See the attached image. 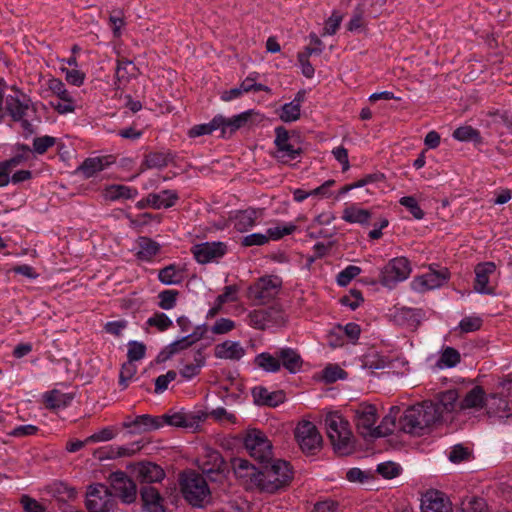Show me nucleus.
Returning <instances> with one entry per match:
<instances>
[{
    "mask_svg": "<svg viewBox=\"0 0 512 512\" xmlns=\"http://www.w3.org/2000/svg\"><path fill=\"white\" fill-rule=\"evenodd\" d=\"M294 478L293 467L283 459L266 460L251 477L260 491L274 494L286 489Z\"/></svg>",
    "mask_w": 512,
    "mask_h": 512,
    "instance_id": "f257e3e1",
    "label": "nucleus"
},
{
    "mask_svg": "<svg viewBox=\"0 0 512 512\" xmlns=\"http://www.w3.org/2000/svg\"><path fill=\"white\" fill-rule=\"evenodd\" d=\"M437 409L428 402L409 406L401 411L398 430L412 436H422L437 422Z\"/></svg>",
    "mask_w": 512,
    "mask_h": 512,
    "instance_id": "f03ea898",
    "label": "nucleus"
},
{
    "mask_svg": "<svg viewBox=\"0 0 512 512\" xmlns=\"http://www.w3.org/2000/svg\"><path fill=\"white\" fill-rule=\"evenodd\" d=\"M327 436L339 455H349L354 451V436L349 421L338 412H330L325 417Z\"/></svg>",
    "mask_w": 512,
    "mask_h": 512,
    "instance_id": "7ed1b4c3",
    "label": "nucleus"
},
{
    "mask_svg": "<svg viewBox=\"0 0 512 512\" xmlns=\"http://www.w3.org/2000/svg\"><path fill=\"white\" fill-rule=\"evenodd\" d=\"M180 490L183 498L193 507L202 508L206 498L210 495V489L206 478L193 471H184L180 474Z\"/></svg>",
    "mask_w": 512,
    "mask_h": 512,
    "instance_id": "20e7f679",
    "label": "nucleus"
},
{
    "mask_svg": "<svg viewBox=\"0 0 512 512\" xmlns=\"http://www.w3.org/2000/svg\"><path fill=\"white\" fill-rule=\"evenodd\" d=\"M15 95H8L5 99V112L13 122H20L23 129V136L27 139L36 133V128L26 116L30 109L31 99L16 86L12 87Z\"/></svg>",
    "mask_w": 512,
    "mask_h": 512,
    "instance_id": "39448f33",
    "label": "nucleus"
},
{
    "mask_svg": "<svg viewBox=\"0 0 512 512\" xmlns=\"http://www.w3.org/2000/svg\"><path fill=\"white\" fill-rule=\"evenodd\" d=\"M85 507L88 512H115L118 503L107 485L93 483L87 487Z\"/></svg>",
    "mask_w": 512,
    "mask_h": 512,
    "instance_id": "423d86ee",
    "label": "nucleus"
},
{
    "mask_svg": "<svg viewBox=\"0 0 512 512\" xmlns=\"http://www.w3.org/2000/svg\"><path fill=\"white\" fill-rule=\"evenodd\" d=\"M294 436L301 451L307 456L316 455L322 448V436L311 421L299 422L294 430Z\"/></svg>",
    "mask_w": 512,
    "mask_h": 512,
    "instance_id": "0eeeda50",
    "label": "nucleus"
},
{
    "mask_svg": "<svg viewBox=\"0 0 512 512\" xmlns=\"http://www.w3.org/2000/svg\"><path fill=\"white\" fill-rule=\"evenodd\" d=\"M244 447L258 465L273 457V445L266 434L259 429H249L244 437Z\"/></svg>",
    "mask_w": 512,
    "mask_h": 512,
    "instance_id": "6e6552de",
    "label": "nucleus"
},
{
    "mask_svg": "<svg viewBox=\"0 0 512 512\" xmlns=\"http://www.w3.org/2000/svg\"><path fill=\"white\" fill-rule=\"evenodd\" d=\"M281 286L282 281L278 276H262L248 287L247 297L258 301L259 304H265L276 297Z\"/></svg>",
    "mask_w": 512,
    "mask_h": 512,
    "instance_id": "1a4fd4ad",
    "label": "nucleus"
},
{
    "mask_svg": "<svg viewBox=\"0 0 512 512\" xmlns=\"http://www.w3.org/2000/svg\"><path fill=\"white\" fill-rule=\"evenodd\" d=\"M410 261L406 257L391 259L381 270L379 282L388 288H393L398 282L406 280L411 273Z\"/></svg>",
    "mask_w": 512,
    "mask_h": 512,
    "instance_id": "9d476101",
    "label": "nucleus"
},
{
    "mask_svg": "<svg viewBox=\"0 0 512 512\" xmlns=\"http://www.w3.org/2000/svg\"><path fill=\"white\" fill-rule=\"evenodd\" d=\"M108 481L113 489L114 497H118L124 504H132L136 501L138 490L136 482L123 471L112 472Z\"/></svg>",
    "mask_w": 512,
    "mask_h": 512,
    "instance_id": "9b49d317",
    "label": "nucleus"
},
{
    "mask_svg": "<svg viewBox=\"0 0 512 512\" xmlns=\"http://www.w3.org/2000/svg\"><path fill=\"white\" fill-rule=\"evenodd\" d=\"M248 318L250 325L259 330H265L270 326H281L286 322L285 312L279 304L253 310L249 313Z\"/></svg>",
    "mask_w": 512,
    "mask_h": 512,
    "instance_id": "f8f14e48",
    "label": "nucleus"
},
{
    "mask_svg": "<svg viewBox=\"0 0 512 512\" xmlns=\"http://www.w3.org/2000/svg\"><path fill=\"white\" fill-rule=\"evenodd\" d=\"M353 421L357 432L365 439L373 438V430L378 418L377 408L373 404L360 403L355 409H351Z\"/></svg>",
    "mask_w": 512,
    "mask_h": 512,
    "instance_id": "ddd939ff",
    "label": "nucleus"
},
{
    "mask_svg": "<svg viewBox=\"0 0 512 512\" xmlns=\"http://www.w3.org/2000/svg\"><path fill=\"white\" fill-rule=\"evenodd\" d=\"M126 468L135 480L143 485L159 483L166 476L164 469L160 465L148 460L131 462Z\"/></svg>",
    "mask_w": 512,
    "mask_h": 512,
    "instance_id": "4468645a",
    "label": "nucleus"
},
{
    "mask_svg": "<svg viewBox=\"0 0 512 512\" xmlns=\"http://www.w3.org/2000/svg\"><path fill=\"white\" fill-rule=\"evenodd\" d=\"M264 116L254 109H249L232 118L223 116L221 138H230L237 130L245 127H252L263 121Z\"/></svg>",
    "mask_w": 512,
    "mask_h": 512,
    "instance_id": "2eb2a0df",
    "label": "nucleus"
},
{
    "mask_svg": "<svg viewBox=\"0 0 512 512\" xmlns=\"http://www.w3.org/2000/svg\"><path fill=\"white\" fill-rule=\"evenodd\" d=\"M227 251V244L221 241L203 242L191 247V253L199 264L217 261L222 258Z\"/></svg>",
    "mask_w": 512,
    "mask_h": 512,
    "instance_id": "dca6fc26",
    "label": "nucleus"
},
{
    "mask_svg": "<svg viewBox=\"0 0 512 512\" xmlns=\"http://www.w3.org/2000/svg\"><path fill=\"white\" fill-rule=\"evenodd\" d=\"M161 417V422L173 427L185 428L196 430L199 424L205 421L208 413L204 411L197 412H175L173 414H164Z\"/></svg>",
    "mask_w": 512,
    "mask_h": 512,
    "instance_id": "f3484780",
    "label": "nucleus"
},
{
    "mask_svg": "<svg viewBox=\"0 0 512 512\" xmlns=\"http://www.w3.org/2000/svg\"><path fill=\"white\" fill-rule=\"evenodd\" d=\"M179 200V195L175 190L165 189L159 193H149L136 203V208L143 210L147 207L153 209H168L173 207Z\"/></svg>",
    "mask_w": 512,
    "mask_h": 512,
    "instance_id": "a211bd4d",
    "label": "nucleus"
},
{
    "mask_svg": "<svg viewBox=\"0 0 512 512\" xmlns=\"http://www.w3.org/2000/svg\"><path fill=\"white\" fill-rule=\"evenodd\" d=\"M449 278L450 272L448 268L440 270L430 269L429 272L415 277L411 282V287L415 291L424 292L442 286Z\"/></svg>",
    "mask_w": 512,
    "mask_h": 512,
    "instance_id": "6ab92c4d",
    "label": "nucleus"
},
{
    "mask_svg": "<svg viewBox=\"0 0 512 512\" xmlns=\"http://www.w3.org/2000/svg\"><path fill=\"white\" fill-rule=\"evenodd\" d=\"M139 495L143 512H166L165 499L156 487L142 485Z\"/></svg>",
    "mask_w": 512,
    "mask_h": 512,
    "instance_id": "aec40b11",
    "label": "nucleus"
},
{
    "mask_svg": "<svg viewBox=\"0 0 512 512\" xmlns=\"http://www.w3.org/2000/svg\"><path fill=\"white\" fill-rule=\"evenodd\" d=\"M123 428L129 429V434H141L157 430L162 427L161 417L143 414L132 419L127 416L122 423Z\"/></svg>",
    "mask_w": 512,
    "mask_h": 512,
    "instance_id": "412c9836",
    "label": "nucleus"
},
{
    "mask_svg": "<svg viewBox=\"0 0 512 512\" xmlns=\"http://www.w3.org/2000/svg\"><path fill=\"white\" fill-rule=\"evenodd\" d=\"M421 512H452L451 503L444 493L429 490L422 497Z\"/></svg>",
    "mask_w": 512,
    "mask_h": 512,
    "instance_id": "4be33fe9",
    "label": "nucleus"
},
{
    "mask_svg": "<svg viewBox=\"0 0 512 512\" xmlns=\"http://www.w3.org/2000/svg\"><path fill=\"white\" fill-rule=\"evenodd\" d=\"M496 266L493 262L478 263L475 266L474 289L481 294H493L494 288L489 286L490 276L495 273Z\"/></svg>",
    "mask_w": 512,
    "mask_h": 512,
    "instance_id": "5701e85b",
    "label": "nucleus"
},
{
    "mask_svg": "<svg viewBox=\"0 0 512 512\" xmlns=\"http://www.w3.org/2000/svg\"><path fill=\"white\" fill-rule=\"evenodd\" d=\"M459 395L456 389H449L437 395V402H428L437 409V422L443 418V413H451L459 410Z\"/></svg>",
    "mask_w": 512,
    "mask_h": 512,
    "instance_id": "b1692460",
    "label": "nucleus"
},
{
    "mask_svg": "<svg viewBox=\"0 0 512 512\" xmlns=\"http://www.w3.org/2000/svg\"><path fill=\"white\" fill-rule=\"evenodd\" d=\"M254 403L259 406L277 407L286 400L283 390L269 392L264 386H256L251 391Z\"/></svg>",
    "mask_w": 512,
    "mask_h": 512,
    "instance_id": "393cba45",
    "label": "nucleus"
},
{
    "mask_svg": "<svg viewBox=\"0 0 512 512\" xmlns=\"http://www.w3.org/2000/svg\"><path fill=\"white\" fill-rule=\"evenodd\" d=\"M512 388V379L506 378L500 380L497 384V391L491 393L490 399L493 401L491 403V408L495 407L497 413L499 412H507L509 410V393Z\"/></svg>",
    "mask_w": 512,
    "mask_h": 512,
    "instance_id": "a878e982",
    "label": "nucleus"
},
{
    "mask_svg": "<svg viewBox=\"0 0 512 512\" xmlns=\"http://www.w3.org/2000/svg\"><path fill=\"white\" fill-rule=\"evenodd\" d=\"M401 413L399 406H392L387 415H385L378 426L373 430V439L391 435L398 429V419Z\"/></svg>",
    "mask_w": 512,
    "mask_h": 512,
    "instance_id": "bb28decb",
    "label": "nucleus"
},
{
    "mask_svg": "<svg viewBox=\"0 0 512 512\" xmlns=\"http://www.w3.org/2000/svg\"><path fill=\"white\" fill-rule=\"evenodd\" d=\"M280 368L284 367L289 373H298L303 366V359L296 349L284 347L277 349Z\"/></svg>",
    "mask_w": 512,
    "mask_h": 512,
    "instance_id": "cd10ccee",
    "label": "nucleus"
},
{
    "mask_svg": "<svg viewBox=\"0 0 512 512\" xmlns=\"http://www.w3.org/2000/svg\"><path fill=\"white\" fill-rule=\"evenodd\" d=\"M214 355L219 359L238 361L245 355V349L239 342L226 340L215 346Z\"/></svg>",
    "mask_w": 512,
    "mask_h": 512,
    "instance_id": "c85d7f7f",
    "label": "nucleus"
},
{
    "mask_svg": "<svg viewBox=\"0 0 512 512\" xmlns=\"http://www.w3.org/2000/svg\"><path fill=\"white\" fill-rule=\"evenodd\" d=\"M486 404V393L482 386L476 385L459 402V411L467 409L480 410Z\"/></svg>",
    "mask_w": 512,
    "mask_h": 512,
    "instance_id": "c756f323",
    "label": "nucleus"
},
{
    "mask_svg": "<svg viewBox=\"0 0 512 512\" xmlns=\"http://www.w3.org/2000/svg\"><path fill=\"white\" fill-rule=\"evenodd\" d=\"M174 155L170 152H150L145 155L143 162L141 163V172L147 169H163L168 166L169 163L173 162Z\"/></svg>",
    "mask_w": 512,
    "mask_h": 512,
    "instance_id": "7c9ffc66",
    "label": "nucleus"
},
{
    "mask_svg": "<svg viewBox=\"0 0 512 512\" xmlns=\"http://www.w3.org/2000/svg\"><path fill=\"white\" fill-rule=\"evenodd\" d=\"M260 216H262L261 209L248 208L240 210L234 217V228L238 232H246L256 224V220Z\"/></svg>",
    "mask_w": 512,
    "mask_h": 512,
    "instance_id": "2f4dec72",
    "label": "nucleus"
},
{
    "mask_svg": "<svg viewBox=\"0 0 512 512\" xmlns=\"http://www.w3.org/2000/svg\"><path fill=\"white\" fill-rule=\"evenodd\" d=\"M136 242L139 248L136 258L141 261H152L161 250L160 244L147 236H139Z\"/></svg>",
    "mask_w": 512,
    "mask_h": 512,
    "instance_id": "473e14b6",
    "label": "nucleus"
},
{
    "mask_svg": "<svg viewBox=\"0 0 512 512\" xmlns=\"http://www.w3.org/2000/svg\"><path fill=\"white\" fill-rule=\"evenodd\" d=\"M74 396L73 393H62L57 389H53L44 394V405L50 410L65 408L72 403Z\"/></svg>",
    "mask_w": 512,
    "mask_h": 512,
    "instance_id": "72a5a7b5",
    "label": "nucleus"
},
{
    "mask_svg": "<svg viewBox=\"0 0 512 512\" xmlns=\"http://www.w3.org/2000/svg\"><path fill=\"white\" fill-rule=\"evenodd\" d=\"M138 195V190L134 187L122 185V184H112L105 187L103 191V196L105 200L109 201H117L120 199H134Z\"/></svg>",
    "mask_w": 512,
    "mask_h": 512,
    "instance_id": "f704fd0d",
    "label": "nucleus"
},
{
    "mask_svg": "<svg viewBox=\"0 0 512 512\" xmlns=\"http://www.w3.org/2000/svg\"><path fill=\"white\" fill-rule=\"evenodd\" d=\"M393 318L398 325L415 328L420 324L421 310L408 307L397 308Z\"/></svg>",
    "mask_w": 512,
    "mask_h": 512,
    "instance_id": "c9c22d12",
    "label": "nucleus"
},
{
    "mask_svg": "<svg viewBox=\"0 0 512 512\" xmlns=\"http://www.w3.org/2000/svg\"><path fill=\"white\" fill-rule=\"evenodd\" d=\"M205 348V346L198 348L193 355V363L186 364L180 369L179 373L183 378L190 380L200 374L201 368L206 363Z\"/></svg>",
    "mask_w": 512,
    "mask_h": 512,
    "instance_id": "e433bc0d",
    "label": "nucleus"
},
{
    "mask_svg": "<svg viewBox=\"0 0 512 512\" xmlns=\"http://www.w3.org/2000/svg\"><path fill=\"white\" fill-rule=\"evenodd\" d=\"M48 494L55 498L61 504L76 498L77 491L74 487L68 486L64 482H54L47 487Z\"/></svg>",
    "mask_w": 512,
    "mask_h": 512,
    "instance_id": "4c0bfd02",
    "label": "nucleus"
},
{
    "mask_svg": "<svg viewBox=\"0 0 512 512\" xmlns=\"http://www.w3.org/2000/svg\"><path fill=\"white\" fill-rule=\"evenodd\" d=\"M223 121V115L218 114L209 123L194 125L188 131V136L190 138H196L203 135H210L217 129L222 130Z\"/></svg>",
    "mask_w": 512,
    "mask_h": 512,
    "instance_id": "58836bf2",
    "label": "nucleus"
},
{
    "mask_svg": "<svg viewBox=\"0 0 512 512\" xmlns=\"http://www.w3.org/2000/svg\"><path fill=\"white\" fill-rule=\"evenodd\" d=\"M371 212L367 209L357 208L355 205L346 207L343 210L342 219L348 223L369 225Z\"/></svg>",
    "mask_w": 512,
    "mask_h": 512,
    "instance_id": "ea45409f",
    "label": "nucleus"
},
{
    "mask_svg": "<svg viewBox=\"0 0 512 512\" xmlns=\"http://www.w3.org/2000/svg\"><path fill=\"white\" fill-rule=\"evenodd\" d=\"M254 363L265 372L276 373L280 371V361L278 359L277 350L274 355L268 352H262L256 355Z\"/></svg>",
    "mask_w": 512,
    "mask_h": 512,
    "instance_id": "a19ab883",
    "label": "nucleus"
},
{
    "mask_svg": "<svg viewBox=\"0 0 512 512\" xmlns=\"http://www.w3.org/2000/svg\"><path fill=\"white\" fill-rule=\"evenodd\" d=\"M453 138L461 142H473L474 145L478 146L483 143V138L479 130L472 126H460L453 131Z\"/></svg>",
    "mask_w": 512,
    "mask_h": 512,
    "instance_id": "79ce46f5",
    "label": "nucleus"
},
{
    "mask_svg": "<svg viewBox=\"0 0 512 512\" xmlns=\"http://www.w3.org/2000/svg\"><path fill=\"white\" fill-rule=\"evenodd\" d=\"M304 153L302 147H295L291 143L284 144L276 149L273 157L280 163L287 164L291 160H295Z\"/></svg>",
    "mask_w": 512,
    "mask_h": 512,
    "instance_id": "37998d69",
    "label": "nucleus"
},
{
    "mask_svg": "<svg viewBox=\"0 0 512 512\" xmlns=\"http://www.w3.org/2000/svg\"><path fill=\"white\" fill-rule=\"evenodd\" d=\"M158 279L165 285L180 284L183 281V272L175 264H170L159 270Z\"/></svg>",
    "mask_w": 512,
    "mask_h": 512,
    "instance_id": "c03bdc74",
    "label": "nucleus"
},
{
    "mask_svg": "<svg viewBox=\"0 0 512 512\" xmlns=\"http://www.w3.org/2000/svg\"><path fill=\"white\" fill-rule=\"evenodd\" d=\"M231 464L234 472L239 477H249L251 479L252 475L258 470V464H252L249 460L239 457L233 458Z\"/></svg>",
    "mask_w": 512,
    "mask_h": 512,
    "instance_id": "a18cd8bd",
    "label": "nucleus"
},
{
    "mask_svg": "<svg viewBox=\"0 0 512 512\" xmlns=\"http://www.w3.org/2000/svg\"><path fill=\"white\" fill-rule=\"evenodd\" d=\"M105 168L103 159L100 157L86 158L82 164L78 167L84 178L88 179L94 176L97 172L102 171Z\"/></svg>",
    "mask_w": 512,
    "mask_h": 512,
    "instance_id": "49530a36",
    "label": "nucleus"
},
{
    "mask_svg": "<svg viewBox=\"0 0 512 512\" xmlns=\"http://www.w3.org/2000/svg\"><path fill=\"white\" fill-rule=\"evenodd\" d=\"M462 512H487L488 505L483 497L467 496L461 502Z\"/></svg>",
    "mask_w": 512,
    "mask_h": 512,
    "instance_id": "de8ad7c7",
    "label": "nucleus"
},
{
    "mask_svg": "<svg viewBox=\"0 0 512 512\" xmlns=\"http://www.w3.org/2000/svg\"><path fill=\"white\" fill-rule=\"evenodd\" d=\"M226 467V461L224 460L221 453L214 449H209L205 455L204 460L202 461L199 468L203 472L206 468H220Z\"/></svg>",
    "mask_w": 512,
    "mask_h": 512,
    "instance_id": "09e8293b",
    "label": "nucleus"
},
{
    "mask_svg": "<svg viewBox=\"0 0 512 512\" xmlns=\"http://www.w3.org/2000/svg\"><path fill=\"white\" fill-rule=\"evenodd\" d=\"M347 372L340 368L338 365L329 364L322 371V379L327 384H332L337 380L347 378Z\"/></svg>",
    "mask_w": 512,
    "mask_h": 512,
    "instance_id": "8fccbe9b",
    "label": "nucleus"
},
{
    "mask_svg": "<svg viewBox=\"0 0 512 512\" xmlns=\"http://www.w3.org/2000/svg\"><path fill=\"white\" fill-rule=\"evenodd\" d=\"M131 68L132 70H136V67L134 66L133 62L128 59H118L117 60V66L115 70V78L116 81L119 83H122L123 81L127 82L130 78V76L134 75L133 72L129 70Z\"/></svg>",
    "mask_w": 512,
    "mask_h": 512,
    "instance_id": "3c124183",
    "label": "nucleus"
},
{
    "mask_svg": "<svg viewBox=\"0 0 512 512\" xmlns=\"http://www.w3.org/2000/svg\"><path fill=\"white\" fill-rule=\"evenodd\" d=\"M300 116L301 109L297 106L296 103L289 102L285 103L281 107V113L279 115V118L285 123H290L300 119Z\"/></svg>",
    "mask_w": 512,
    "mask_h": 512,
    "instance_id": "603ef678",
    "label": "nucleus"
},
{
    "mask_svg": "<svg viewBox=\"0 0 512 512\" xmlns=\"http://www.w3.org/2000/svg\"><path fill=\"white\" fill-rule=\"evenodd\" d=\"M399 203L404 206L415 219L421 220L424 218L425 212L422 210L414 196L401 197Z\"/></svg>",
    "mask_w": 512,
    "mask_h": 512,
    "instance_id": "864d4df0",
    "label": "nucleus"
},
{
    "mask_svg": "<svg viewBox=\"0 0 512 512\" xmlns=\"http://www.w3.org/2000/svg\"><path fill=\"white\" fill-rule=\"evenodd\" d=\"M146 323L148 326L156 327L160 332L168 330L173 325L172 320L163 312L154 313Z\"/></svg>",
    "mask_w": 512,
    "mask_h": 512,
    "instance_id": "5fc2aeb1",
    "label": "nucleus"
},
{
    "mask_svg": "<svg viewBox=\"0 0 512 512\" xmlns=\"http://www.w3.org/2000/svg\"><path fill=\"white\" fill-rule=\"evenodd\" d=\"M49 89L57 95L62 101L73 103V98L65 88V84L58 78H52L48 81Z\"/></svg>",
    "mask_w": 512,
    "mask_h": 512,
    "instance_id": "6e6d98bb",
    "label": "nucleus"
},
{
    "mask_svg": "<svg viewBox=\"0 0 512 512\" xmlns=\"http://www.w3.org/2000/svg\"><path fill=\"white\" fill-rule=\"evenodd\" d=\"M360 273V267L355 265H349L338 273L336 277V282L340 287H345Z\"/></svg>",
    "mask_w": 512,
    "mask_h": 512,
    "instance_id": "4d7b16f0",
    "label": "nucleus"
},
{
    "mask_svg": "<svg viewBox=\"0 0 512 512\" xmlns=\"http://www.w3.org/2000/svg\"><path fill=\"white\" fill-rule=\"evenodd\" d=\"M179 292L177 290H163L158 294V306L164 310H170L176 306Z\"/></svg>",
    "mask_w": 512,
    "mask_h": 512,
    "instance_id": "13d9d810",
    "label": "nucleus"
},
{
    "mask_svg": "<svg viewBox=\"0 0 512 512\" xmlns=\"http://www.w3.org/2000/svg\"><path fill=\"white\" fill-rule=\"evenodd\" d=\"M461 360L460 353L457 349L453 347H446L441 354L440 363H442L445 367L453 368L455 367Z\"/></svg>",
    "mask_w": 512,
    "mask_h": 512,
    "instance_id": "bf43d9fd",
    "label": "nucleus"
},
{
    "mask_svg": "<svg viewBox=\"0 0 512 512\" xmlns=\"http://www.w3.org/2000/svg\"><path fill=\"white\" fill-rule=\"evenodd\" d=\"M376 471L385 479H393L400 474L401 467L392 461H388L378 464Z\"/></svg>",
    "mask_w": 512,
    "mask_h": 512,
    "instance_id": "052dcab7",
    "label": "nucleus"
},
{
    "mask_svg": "<svg viewBox=\"0 0 512 512\" xmlns=\"http://www.w3.org/2000/svg\"><path fill=\"white\" fill-rule=\"evenodd\" d=\"M137 371L136 365L132 361H127L121 367L119 374V386L122 389H126L128 387V381L132 379Z\"/></svg>",
    "mask_w": 512,
    "mask_h": 512,
    "instance_id": "680f3d73",
    "label": "nucleus"
},
{
    "mask_svg": "<svg viewBox=\"0 0 512 512\" xmlns=\"http://www.w3.org/2000/svg\"><path fill=\"white\" fill-rule=\"evenodd\" d=\"M296 229H297V226L295 224L289 223L282 227L278 226V227H274V228H269L267 230L266 236L269 237V239L276 241V240H280L281 238H283L286 235L292 234L294 231H296Z\"/></svg>",
    "mask_w": 512,
    "mask_h": 512,
    "instance_id": "e2e57ef3",
    "label": "nucleus"
},
{
    "mask_svg": "<svg viewBox=\"0 0 512 512\" xmlns=\"http://www.w3.org/2000/svg\"><path fill=\"white\" fill-rule=\"evenodd\" d=\"M56 143V138L52 136H42V137H36L33 140V149L34 151L39 154L43 155L47 152L49 148L54 146Z\"/></svg>",
    "mask_w": 512,
    "mask_h": 512,
    "instance_id": "0e129e2a",
    "label": "nucleus"
},
{
    "mask_svg": "<svg viewBox=\"0 0 512 512\" xmlns=\"http://www.w3.org/2000/svg\"><path fill=\"white\" fill-rule=\"evenodd\" d=\"M472 456V452L464 447L462 444L455 445L449 453V460L453 463H461L469 460Z\"/></svg>",
    "mask_w": 512,
    "mask_h": 512,
    "instance_id": "69168bd1",
    "label": "nucleus"
},
{
    "mask_svg": "<svg viewBox=\"0 0 512 512\" xmlns=\"http://www.w3.org/2000/svg\"><path fill=\"white\" fill-rule=\"evenodd\" d=\"M127 357L129 361H139L145 357L146 346L145 344L138 341H131L128 344Z\"/></svg>",
    "mask_w": 512,
    "mask_h": 512,
    "instance_id": "338daca9",
    "label": "nucleus"
},
{
    "mask_svg": "<svg viewBox=\"0 0 512 512\" xmlns=\"http://www.w3.org/2000/svg\"><path fill=\"white\" fill-rule=\"evenodd\" d=\"M20 503L23 506L25 512H46L47 508L34 498L23 495L20 499Z\"/></svg>",
    "mask_w": 512,
    "mask_h": 512,
    "instance_id": "774afa93",
    "label": "nucleus"
}]
</instances>
